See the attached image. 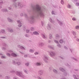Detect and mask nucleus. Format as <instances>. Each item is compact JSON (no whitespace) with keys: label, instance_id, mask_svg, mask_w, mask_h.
Returning a JSON list of instances; mask_svg holds the SVG:
<instances>
[{"label":"nucleus","instance_id":"f257e3e1","mask_svg":"<svg viewBox=\"0 0 79 79\" xmlns=\"http://www.w3.org/2000/svg\"><path fill=\"white\" fill-rule=\"evenodd\" d=\"M37 10H38V11H40L41 8L40 7L39 5H37Z\"/></svg>","mask_w":79,"mask_h":79},{"label":"nucleus","instance_id":"f03ea898","mask_svg":"<svg viewBox=\"0 0 79 79\" xmlns=\"http://www.w3.org/2000/svg\"><path fill=\"white\" fill-rule=\"evenodd\" d=\"M11 56H14V57H16V56H17V55L14 53H13L12 54H11Z\"/></svg>","mask_w":79,"mask_h":79},{"label":"nucleus","instance_id":"7ed1b4c3","mask_svg":"<svg viewBox=\"0 0 79 79\" xmlns=\"http://www.w3.org/2000/svg\"><path fill=\"white\" fill-rule=\"evenodd\" d=\"M33 34H35V35H39V33H37V32H33Z\"/></svg>","mask_w":79,"mask_h":79},{"label":"nucleus","instance_id":"20e7f679","mask_svg":"<svg viewBox=\"0 0 79 79\" xmlns=\"http://www.w3.org/2000/svg\"><path fill=\"white\" fill-rule=\"evenodd\" d=\"M67 6L69 8H71V6H70L69 5H68Z\"/></svg>","mask_w":79,"mask_h":79},{"label":"nucleus","instance_id":"39448f33","mask_svg":"<svg viewBox=\"0 0 79 79\" xmlns=\"http://www.w3.org/2000/svg\"><path fill=\"white\" fill-rule=\"evenodd\" d=\"M61 3L62 4H64V2H63V0H61Z\"/></svg>","mask_w":79,"mask_h":79},{"label":"nucleus","instance_id":"423d86ee","mask_svg":"<svg viewBox=\"0 0 79 79\" xmlns=\"http://www.w3.org/2000/svg\"><path fill=\"white\" fill-rule=\"evenodd\" d=\"M50 54L52 55H53L54 56L55 55V53L53 52H52V53H50Z\"/></svg>","mask_w":79,"mask_h":79},{"label":"nucleus","instance_id":"0eeeda50","mask_svg":"<svg viewBox=\"0 0 79 79\" xmlns=\"http://www.w3.org/2000/svg\"><path fill=\"white\" fill-rule=\"evenodd\" d=\"M10 19V18H8L7 19L9 20V22H12V21H11V19Z\"/></svg>","mask_w":79,"mask_h":79},{"label":"nucleus","instance_id":"6e6552de","mask_svg":"<svg viewBox=\"0 0 79 79\" xmlns=\"http://www.w3.org/2000/svg\"><path fill=\"white\" fill-rule=\"evenodd\" d=\"M40 63H37L36 65L37 66H40Z\"/></svg>","mask_w":79,"mask_h":79},{"label":"nucleus","instance_id":"1a4fd4ad","mask_svg":"<svg viewBox=\"0 0 79 79\" xmlns=\"http://www.w3.org/2000/svg\"><path fill=\"white\" fill-rule=\"evenodd\" d=\"M60 69L62 71H64V69H61V68H60Z\"/></svg>","mask_w":79,"mask_h":79},{"label":"nucleus","instance_id":"9d476101","mask_svg":"<svg viewBox=\"0 0 79 79\" xmlns=\"http://www.w3.org/2000/svg\"><path fill=\"white\" fill-rule=\"evenodd\" d=\"M76 29H79V26H76Z\"/></svg>","mask_w":79,"mask_h":79},{"label":"nucleus","instance_id":"9b49d317","mask_svg":"<svg viewBox=\"0 0 79 79\" xmlns=\"http://www.w3.org/2000/svg\"><path fill=\"white\" fill-rule=\"evenodd\" d=\"M30 51V52H31V53H32V52H34V51H33V50H32V49H31Z\"/></svg>","mask_w":79,"mask_h":79},{"label":"nucleus","instance_id":"f8f14e48","mask_svg":"<svg viewBox=\"0 0 79 79\" xmlns=\"http://www.w3.org/2000/svg\"><path fill=\"white\" fill-rule=\"evenodd\" d=\"M7 12V10H6V9H4L3 10V12Z\"/></svg>","mask_w":79,"mask_h":79},{"label":"nucleus","instance_id":"ddd939ff","mask_svg":"<svg viewBox=\"0 0 79 79\" xmlns=\"http://www.w3.org/2000/svg\"><path fill=\"white\" fill-rule=\"evenodd\" d=\"M1 32H2V33H3V32H5V31L4 30H2Z\"/></svg>","mask_w":79,"mask_h":79},{"label":"nucleus","instance_id":"4468645a","mask_svg":"<svg viewBox=\"0 0 79 79\" xmlns=\"http://www.w3.org/2000/svg\"><path fill=\"white\" fill-rule=\"evenodd\" d=\"M63 40H61L60 41V43H63Z\"/></svg>","mask_w":79,"mask_h":79},{"label":"nucleus","instance_id":"2eb2a0df","mask_svg":"<svg viewBox=\"0 0 79 79\" xmlns=\"http://www.w3.org/2000/svg\"><path fill=\"white\" fill-rule=\"evenodd\" d=\"M72 20H73V21H76V19L74 18H72Z\"/></svg>","mask_w":79,"mask_h":79},{"label":"nucleus","instance_id":"dca6fc26","mask_svg":"<svg viewBox=\"0 0 79 79\" xmlns=\"http://www.w3.org/2000/svg\"><path fill=\"white\" fill-rule=\"evenodd\" d=\"M29 32V31L28 30H26V32H27V33Z\"/></svg>","mask_w":79,"mask_h":79},{"label":"nucleus","instance_id":"f3484780","mask_svg":"<svg viewBox=\"0 0 79 79\" xmlns=\"http://www.w3.org/2000/svg\"><path fill=\"white\" fill-rule=\"evenodd\" d=\"M33 29H34V28H33V27H32L31 29V31H33Z\"/></svg>","mask_w":79,"mask_h":79},{"label":"nucleus","instance_id":"a211bd4d","mask_svg":"<svg viewBox=\"0 0 79 79\" xmlns=\"http://www.w3.org/2000/svg\"><path fill=\"white\" fill-rule=\"evenodd\" d=\"M49 38H50V39H51L52 38V35H50V36H49Z\"/></svg>","mask_w":79,"mask_h":79},{"label":"nucleus","instance_id":"6ab92c4d","mask_svg":"<svg viewBox=\"0 0 79 79\" xmlns=\"http://www.w3.org/2000/svg\"><path fill=\"white\" fill-rule=\"evenodd\" d=\"M53 71H54V72H55V73H56V72H57L56 71V70H54Z\"/></svg>","mask_w":79,"mask_h":79},{"label":"nucleus","instance_id":"aec40b11","mask_svg":"<svg viewBox=\"0 0 79 79\" xmlns=\"http://www.w3.org/2000/svg\"><path fill=\"white\" fill-rule=\"evenodd\" d=\"M43 38H44V39H45V35H43Z\"/></svg>","mask_w":79,"mask_h":79},{"label":"nucleus","instance_id":"412c9836","mask_svg":"<svg viewBox=\"0 0 79 79\" xmlns=\"http://www.w3.org/2000/svg\"><path fill=\"white\" fill-rule=\"evenodd\" d=\"M26 64V66H28V65L29 64L27 63L26 64Z\"/></svg>","mask_w":79,"mask_h":79},{"label":"nucleus","instance_id":"4be33fe9","mask_svg":"<svg viewBox=\"0 0 79 79\" xmlns=\"http://www.w3.org/2000/svg\"><path fill=\"white\" fill-rule=\"evenodd\" d=\"M77 41L78 42H79V39H76Z\"/></svg>","mask_w":79,"mask_h":79},{"label":"nucleus","instance_id":"5701e85b","mask_svg":"<svg viewBox=\"0 0 79 79\" xmlns=\"http://www.w3.org/2000/svg\"><path fill=\"white\" fill-rule=\"evenodd\" d=\"M2 58H5V56H2L1 57Z\"/></svg>","mask_w":79,"mask_h":79},{"label":"nucleus","instance_id":"b1692460","mask_svg":"<svg viewBox=\"0 0 79 79\" xmlns=\"http://www.w3.org/2000/svg\"><path fill=\"white\" fill-rule=\"evenodd\" d=\"M76 5H77V6H79V3H76Z\"/></svg>","mask_w":79,"mask_h":79},{"label":"nucleus","instance_id":"393cba45","mask_svg":"<svg viewBox=\"0 0 79 79\" xmlns=\"http://www.w3.org/2000/svg\"><path fill=\"white\" fill-rule=\"evenodd\" d=\"M54 42H56V43H58V41H56V40H54Z\"/></svg>","mask_w":79,"mask_h":79},{"label":"nucleus","instance_id":"a878e982","mask_svg":"<svg viewBox=\"0 0 79 79\" xmlns=\"http://www.w3.org/2000/svg\"><path fill=\"white\" fill-rule=\"evenodd\" d=\"M35 55H38V53L37 52H35Z\"/></svg>","mask_w":79,"mask_h":79},{"label":"nucleus","instance_id":"bb28decb","mask_svg":"<svg viewBox=\"0 0 79 79\" xmlns=\"http://www.w3.org/2000/svg\"><path fill=\"white\" fill-rule=\"evenodd\" d=\"M73 34H74V35H76V33L74 32H73Z\"/></svg>","mask_w":79,"mask_h":79},{"label":"nucleus","instance_id":"cd10ccee","mask_svg":"<svg viewBox=\"0 0 79 79\" xmlns=\"http://www.w3.org/2000/svg\"><path fill=\"white\" fill-rule=\"evenodd\" d=\"M17 64H18V65H19V64H20V63L19 62H18V63H17Z\"/></svg>","mask_w":79,"mask_h":79},{"label":"nucleus","instance_id":"c85d7f7f","mask_svg":"<svg viewBox=\"0 0 79 79\" xmlns=\"http://www.w3.org/2000/svg\"><path fill=\"white\" fill-rule=\"evenodd\" d=\"M7 55L8 56H10V54H7Z\"/></svg>","mask_w":79,"mask_h":79},{"label":"nucleus","instance_id":"c756f323","mask_svg":"<svg viewBox=\"0 0 79 79\" xmlns=\"http://www.w3.org/2000/svg\"><path fill=\"white\" fill-rule=\"evenodd\" d=\"M27 55H25L24 56V57L25 58H26V57H27Z\"/></svg>","mask_w":79,"mask_h":79},{"label":"nucleus","instance_id":"7c9ffc66","mask_svg":"<svg viewBox=\"0 0 79 79\" xmlns=\"http://www.w3.org/2000/svg\"><path fill=\"white\" fill-rule=\"evenodd\" d=\"M58 47H61V46L60 45H58Z\"/></svg>","mask_w":79,"mask_h":79},{"label":"nucleus","instance_id":"2f4dec72","mask_svg":"<svg viewBox=\"0 0 79 79\" xmlns=\"http://www.w3.org/2000/svg\"><path fill=\"white\" fill-rule=\"evenodd\" d=\"M18 26L19 27H21V25H19Z\"/></svg>","mask_w":79,"mask_h":79},{"label":"nucleus","instance_id":"473e14b6","mask_svg":"<svg viewBox=\"0 0 79 79\" xmlns=\"http://www.w3.org/2000/svg\"><path fill=\"white\" fill-rule=\"evenodd\" d=\"M9 31L10 32H13V30H11L10 31Z\"/></svg>","mask_w":79,"mask_h":79},{"label":"nucleus","instance_id":"72a5a7b5","mask_svg":"<svg viewBox=\"0 0 79 79\" xmlns=\"http://www.w3.org/2000/svg\"><path fill=\"white\" fill-rule=\"evenodd\" d=\"M52 15H53L54 14H53V11H52Z\"/></svg>","mask_w":79,"mask_h":79},{"label":"nucleus","instance_id":"f704fd0d","mask_svg":"<svg viewBox=\"0 0 79 79\" xmlns=\"http://www.w3.org/2000/svg\"><path fill=\"white\" fill-rule=\"evenodd\" d=\"M17 22L18 23H20V22H19V21H18Z\"/></svg>","mask_w":79,"mask_h":79},{"label":"nucleus","instance_id":"c9c22d12","mask_svg":"<svg viewBox=\"0 0 79 79\" xmlns=\"http://www.w3.org/2000/svg\"><path fill=\"white\" fill-rule=\"evenodd\" d=\"M25 73H26V74H27V72H26V71H25Z\"/></svg>","mask_w":79,"mask_h":79},{"label":"nucleus","instance_id":"e433bc0d","mask_svg":"<svg viewBox=\"0 0 79 79\" xmlns=\"http://www.w3.org/2000/svg\"><path fill=\"white\" fill-rule=\"evenodd\" d=\"M64 48H65V49H67V48H66V47H64Z\"/></svg>","mask_w":79,"mask_h":79},{"label":"nucleus","instance_id":"4c0bfd02","mask_svg":"<svg viewBox=\"0 0 79 79\" xmlns=\"http://www.w3.org/2000/svg\"><path fill=\"white\" fill-rule=\"evenodd\" d=\"M25 36H26V37H27V35H25Z\"/></svg>","mask_w":79,"mask_h":79},{"label":"nucleus","instance_id":"58836bf2","mask_svg":"<svg viewBox=\"0 0 79 79\" xmlns=\"http://www.w3.org/2000/svg\"><path fill=\"white\" fill-rule=\"evenodd\" d=\"M21 48L22 49H23V48H24L23 47H21Z\"/></svg>","mask_w":79,"mask_h":79},{"label":"nucleus","instance_id":"ea45409f","mask_svg":"<svg viewBox=\"0 0 79 79\" xmlns=\"http://www.w3.org/2000/svg\"><path fill=\"white\" fill-rule=\"evenodd\" d=\"M6 78H8V77H6Z\"/></svg>","mask_w":79,"mask_h":79},{"label":"nucleus","instance_id":"a19ab883","mask_svg":"<svg viewBox=\"0 0 79 79\" xmlns=\"http://www.w3.org/2000/svg\"><path fill=\"white\" fill-rule=\"evenodd\" d=\"M14 79H16V78H14Z\"/></svg>","mask_w":79,"mask_h":79},{"label":"nucleus","instance_id":"79ce46f5","mask_svg":"<svg viewBox=\"0 0 79 79\" xmlns=\"http://www.w3.org/2000/svg\"><path fill=\"white\" fill-rule=\"evenodd\" d=\"M40 45H42V44L41 43H40Z\"/></svg>","mask_w":79,"mask_h":79},{"label":"nucleus","instance_id":"37998d69","mask_svg":"<svg viewBox=\"0 0 79 79\" xmlns=\"http://www.w3.org/2000/svg\"><path fill=\"white\" fill-rule=\"evenodd\" d=\"M3 38V39H5V38L4 37Z\"/></svg>","mask_w":79,"mask_h":79},{"label":"nucleus","instance_id":"c03bdc74","mask_svg":"<svg viewBox=\"0 0 79 79\" xmlns=\"http://www.w3.org/2000/svg\"><path fill=\"white\" fill-rule=\"evenodd\" d=\"M56 36L57 37H58V36H57V35H56Z\"/></svg>","mask_w":79,"mask_h":79},{"label":"nucleus","instance_id":"a18cd8bd","mask_svg":"<svg viewBox=\"0 0 79 79\" xmlns=\"http://www.w3.org/2000/svg\"><path fill=\"white\" fill-rule=\"evenodd\" d=\"M16 0H15V1H14V2H15V1Z\"/></svg>","mask_w":79,"mask_h":79},{"label":"nucleus","instance_id":"49530a36","mask_svg":"<svg viewBox=\"0 0 79 79\" xmlns=\"http://www.w3.org/2000/svg\"><path fill=\"white\" fill-rule=\"evenodd\" d=\"M10 8H9V9H10Z\"/></svg>","mask_w":79,"mask_h":79},{"label":"nucleus","instance_id":"de8ad7c7","mask_svg":"<svg viewBox=\"0 0 79 79\" xmlns=\"http://www.w3.org/2000/svg\"><path fill=\"white\" fill-rule=\"evenodd\" d=\"M76 71H77V70Z\"/></svg>","mask_w":79,"mask_h":79}]
</instances>
